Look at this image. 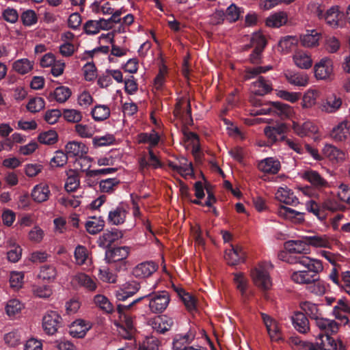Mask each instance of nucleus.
<instances>
[{"mask_svg": "<svg viewBox=\"0 0 350 350\" xmlns=\"http://www.w3.org/2000/svg\"><path fill=\"white\" fill-rule=\"evenodd\" d=\"M250 90L252 93L254 94V96L250 98V103L255 107H262L259 109L252 110V115L257 116L273 113L281 118H287L291 115L292 109L288 105L280 102H269L262 104V100L256 97V96H264L272 91L273 85L270 80L259 76L257 80L252 83Z\"/></svg>", "mask_w": 350, "mask_h": 350, "instance_id": "f257e3e1", "label": "nucleus"}, {"mask_svg": "<svg viewBox=\"0 0 350 350\" xmlns=\"http://www.w3.org/2000/svg\"><path fill=\"white\" fill-rule=\"evenodd\" d=\"M273 265L270 262H259L251 270V276L254 284L263 291H267L272 286L270 271Z\"/></svg>", "mask_w": 350, "mask_h": 350, "instance_id": "f03ea898", "label": "nucleus"}, {"mask_svg": "<svg viewBox=\"0 0 350 350\" xmlns=\"http://www.w3.org/2000/svg\"><path fill=\"white\" fill-rule=\"evenodd\" d=\"M250 45H245V49L254 47L252 52L250 54L248 60L254 64L261 63L262 53L267 44L265 37L260 32L254 33L250 38Z\"/></svg>", "mask_w": 350, "mask_h": 350, "instance_id": "7ed1b4c3", "label": "nucleus"}, {"mask_svg": "<svg viewBox=\"0 0 350 350\" xmlns=\"http://www.w3.org/2000/svg\"><path fill=\"white\" fill-rule=\"evenodd\" d=\"M287 262L290 264H299L306 268V271L310 273H319L323 271V267L319 260L310 258L305 255L290 256Z\"/></svg>", "mask_w": 350, "mask_h": 350, "instance_id": "20e7f679", "label": "nucleus"}, {"mask_svg": "<svg viewBox=\"0 0 350 350\" xmlns=\"http://www.w3.org/2000/svg\"><path fill=\"white\" fill-rule=\"evenodd\" d=\"M149 308L154 313H161L163 312L169 305L170 298L169 293L165 291H159L154 295L149 296Z\"/></svg>", "mask_w": 350, "mask_h": 350, "instance_id": "39448f33", "label": "nucleus"}, {"mask_svg": "<svg viewBox=\"0 0 350 350\" xmlns=\"http://www.w3.org/2000/svg\"><path fill=\"white\" fill-rule=\"evenodd\" d=\"M62 318L57 312H47L42 318V327L49 335H53L61 325Z\"/></svg>", "mask_w": 350, "mask_h": 350, "instance_id": "423d86ee", "label": "nucleus"}, {"mask_svg": "<svg viewBox=\"0 0 350 350\" xmlns=\"http://www.w3.org/2000/svg\"><path fill=\"white\" fill-rule=\"evenodd\" d=\"M174 324V319L167 315L157 316L150 318L148 321V325H150L153 330L160 334H164L169 331Z\"/></svg>", "mask_w": 350, "mask_h": 350, "instance_id": "0eeeda50", "label": "nucleus"}, {"mask_svg": "<svg viewBox=\"0 0 350 350\" xmlns=\"http://www.w3.org/2000/svg\"><path fill=\"white\" fill-rule=\"evenodd\" d=\"M287 126L284 123L278 124L274 126H267L264 129V133L267 137L269 145L284 141Z\"/></svg>", "mask_w": 350, "mask_h": 350, "instance_id": "6e6552de", "label": "nucleus"}, {"mask_svg": "<svg viewBox=\"0 0 350 350\" xmlns=\"http://www.w3.org/2000/svg\"><path fill=\"white\" fill-rule=\"evenodd\" d=\"M260 315L271 340L283 341L284 339L278 323L265 313L262 312Z\"/></svg>", "mask_w": 350, "mask_h": 350, "instance_id": "1a4fd4ad", "label": "nucleus"}, {"mask_svg": "<svg viewBox=\"0 0 350 350\" xmlns=\"http://www.w3.org/2000/svg\"><path fill=\"white\" fill-rule=\"evenodd\" d=\"M129 212V206L123 202H120L116 207L109 211L107 221L111 225L118 226L122 224Z\"/></svg>", "mask_w": 350, "mask_h": 350, "instance_id": "9d476101", "label": "nucleus"}, {"mask_svg": "<svg viewBox=\"0 0 350 350\" xmlns=\"http://www.w3.org/2000/svg\"><path fill=\"white\" fill-rule=\"evenodd\" d=\"M306 209L308 212L313 213L320 221H323L327 217V210L334 211L336 208L332 202H325L321 205L314 200H310L306 203Z\"/></svg>", "mask_w": 350, "mask_h": 350, "instance_id": "9b49d317", "label": "nucleus"}, {"mask_svg": "<svg viewBox=\"0 0 350 350\" xmlns=\"http://www.w3.org/2000/svg\"><path fill=\"white\" fill-rule=\"evenodd\" d=\"M158 269L153 261H144L137 265L132 270V275L138 279H144L152 275Z\"/></svg>", "mask_w": 350, "mask_h": 350, "instance_id": "f8f14e48", "label": "nucleus"}, {"mask_svg": "<svg viewBox=\"0 0 350 350\" xmlns=\"http://www.w3.org/2000/svg\"><path fill=\"white\" fill-rule=\"evenodd\" d=\"M140 288V284L135 280H131L125 282L122 287L116 291L115 296L119 301H125L127 298L133 296Z\"/></svg>", "mask_w": 350, "mask_h": 350, "instance_id": "ddd939ff", "label": "nucleus"}, {"mask_svg": "<svg viewBox=\"0 0 350 350\" xmlns=\"http://www.w3.org/2000/svg\"><path fill=\"white\" fill-rule=\"evenodd\" d=\"M71 282L73 286L83 287L89 291H94L97 288L96 280L84 273H79L74 275Z\"/></svg>", "mask_w": 350, "mask_h": 350, "instance_id": "4468645a", "label": "nucleus"}, {"mask_svg": "<svg viewBox=\"0 0 350 350\" xmlns=\"http://www.w3.org/2000/svg\"><path fill=\"white\" fill-rule=\"evenodd\" d=\"M285 249L291 254H298L299 255L308 253L309 247L306 241V236L300 240H289L284 243Z\"/></svg>", "mask_w": 350, "mask_h": 350, "instance_id": "2eb2a0df", "label": "nucleus"}, {"mask_svg": "<svg viewBox=\"0 0 350 350\" xmlns=\"http://www.w3.org/2000/svg\"><path fill=\"white\" fill-rule=\"evenodd\" d=\"M332 71V60L327 58L322 59L314 66V75L319 79H326L329 78Z\"/></svg>", "mask_w": 350, "mask_h": 350, "instance_id": "dca6fc26", "label": "nucleus"}, {"mask_svg": "<svg viewBox=\"0 0 350 350\" xmlns=\"http://www.w3.org/2000/svg\"><path fill=\"white\" fill-rule=\"evenodd\" d=\"M169 166L175 172L184 177L191 176L193 174L192 163L187 158L183 157L178 161V164L173 162L169 163Z\"/></svg>", "mask_w": 350, "mask_h": 350, "instance_id": "f3484780", "label": "nucleus"}, {"mask_svg": "<svg viewBox=\"0 0 350 350\" xmlns=\"http://www.w3.org/2000/svg\"><path fill=\"white\" fill-rule=\"evenodd\" d=\"M122 232L116 228L106 230L98 239V245L102 247H107L122 237Z\"/></svg>", "mask_w": 350, "mask_h": 350, "instance_id": "a211bd4d", "label": "nucleus"}, {"mask_svg": "<svg viewBox=\"0 0 350 350\" xmlns=\"http://www.w3.org/2000/svg\"><path fill=\"white\" fill-rule=\"evenodd\" d=\"M172 287L175 292L178 294L179 297L182 299L187 310L190 312H193L196 310V299L191 294L185 292V291L181 287L174 284Z\"/></svg>", "mask_w": 350, "mask_h": 350, "instance_id": "6ab92c4d", "label": "nucleus"}, {"mask_svg": "<svg viewBox=\"0 0 350 350\" xmlns=\"http://www.w3.org/2000/svg\"><path fill=\"white\" fill-rule=\"evenodd\" d=\"M291 320L295 329L299 333L306 334L309 331V321L304 312H295Z\"/></svg>", "mask_w": 350, "mask_h": 350, "instance_id": "aec40b11", "label": "nucleus"}, {"mask_svg": "<svg viewBox=\"0 0 350 350\" xmlns=\"http://www.w3.org/2000/svg\"><path fill=\"white\" fill-rule=\"evenodd\" d=\"M129 248L128 247H118L105 253V259L108 263L121 261L129 255Z\"/></svg>", "mask_w": 350, "mask_h": 350, "instance_id": "412c9836", "label": "nucleus"}, {"mask_svg": "<svg viewBox=\"0 0 350 350\" xmlns=\"http://www.w3.org/2000/svg\"><path fill=\"white\" fill-rule=\"evenodd\" d=\"M275 198L281 202L291 206H296L299 204L298 198L295 196L294 193L288 188H278Z\"/></svg>", "mask_w": 350, "mask_h": 350, "instance_id": "4be33fe9", "label": "nucleus"}, {"mask_svg": "<svg viewBox=\"0 0 350 350\" xmlns=\"http://www.w3.org/2000/svg\"><path fill=\"white\" fill-rule=\"evenodd\" d=\"M65 150L68 157H81L88 151V147L83 143L76 141L68 142Z\"/></svg>", "mask_w": 350, "mask_h": 350, "instance_id": "5701e85b", "label": "nucleus"}, {"mask_svg": "<svg viewBox=\"0 0 350 350\" xmlns=\"http://www.w3.org/2000/svg\"><path fill=\"white\" fill-rule=\"evenodd\" d=\"M51 195V191L49 186L44 183L34 186L31 191V197L36 202H43L46 201Z\"/></svg>", "mask_w": 350, "mask_h": 350, "instance_id": "b1692460", "label": "nucleus"}, {"mask_svg": "<svg viewBox=\"0 0 350 350\" xmlns=\"http://www.w3.org/2000/svg\"><path fill=\"white\" fill-rule=\"evenodd\" d=\"M304 178L316 188L321 189L328 186L327 181L317 171L312 170L305 171Z\"/></svg>", "mask_w": 350, "mask_h": 350, "instance_id": "393cba45", "label": "nucleus"}, {"mask_svg": "<svg viewBox=\"0 0 350 350\" xmlns=\"http://www.w3.org/2000/svg\"><path fill=\"white\" fill-rule=\"evenodd\" d=\"M258 167L265 173L275 174L280 169V163L273 157H269L259 162Z\"/></svg>", "mask_w": 350, "mask_h": 350, "instance_id": "a878e982", "label": "nucleus"}, {"mask_svg": "<svg viewBox=\"0 0 350 350\" xmlns=\"http://www.w3.org/2000/svg\"><path fill=\"white\" fill-rule=\"evenodd\" d=\"M293 129L294 132L301 137L315 133L318 130L317 126L310 121L304 122L301 124L293 122Z\"/></svg>", "mask_w": 350, "mask_h": 350, "instance_id": "bb28decb", "label": "nucleus"}, {"mask_svg": "<svg viewBox=\"0 0 350 350\" xmlns=\"http://www.w3.org/2000/svg\"><path fill=\"white\" fill-rule=\"evenodd\" d=\"M317 326L322 331L325 332V334H336L339 328V324L334 320L319 317L316 320Z\"/></svg>", "mask_w": 350, "mask_h": 350, "instance_id": "cd10ccee", "label": "nucleus"}, {"mask_svg": "<svg viewBox=\"0 0 350 350\" xmlns=\"http://www.w3.org/2000/svg\"><path fill=\"white\" fill-rule=\"evenodd\" d=\"M291 279L297 284H306L308 286L313 281L319 279V275L310 273L305 270L295 271L291 275Z\"/></svg>", "mask_w": 350, "mask_h": 350, "instance_id": "c85d7f7f", "label": "nucleus"}, {"mask_svg": "<svg viewBox=\"0 0 350 350\" xmlns=\"http://www.w3.org/2000/svg\"><path fill=\"white\" fill-rule=\"evenodd\" d=\"M278 214L286 219H290L298 223H301L304 220V213L284 206H280L278 208Z\"/></svg>", "mask_w": 350, "mask_h": 350, "instance_id": "c756f323", "label": "nucleus"}, {"mask_svg": "<svg viewBox=\"0 0 350 350\" xmlns=\"http://www.w3.org/2000/svg\"><path fill=\"white\" fill-rule=\"evenodd\" d=\"M306 241L310 245L315 247H331L332 243L329 237L325 234H316L312 236H306Z\"/></svg>", "mask_w": 350, "mask_h": 350, "instance_id": "7c9ffc66", "label": "nucleus"}, {"mask_svg": "<svg viewBox=\"0 0 350 350\" xmlns=\"http://www.w3.org/2000/svg\"><path fill=\"white\" fill-rule=\"evenodd\" d=\"M287 20L288 16L285 12H278L267 18L265 23L269 27L278 28L285 25Z\"/></svg>", "mask_w": 350, "mask_h": 350, "instance_id": "2f4dec72", "label": "nucleus"}, {"mask_svg": "<svg viewBox=\"0 0 350 350\" xmlns=\"http://www.w3.org/2000/svg\"><path fill=\"white\" fill-rule=\"evenodd\" d=\"M288 82L292 85L305 87L308 83V77L304 72H288L285 75Z\"/></svg>", "mask_w": 350, "mask_h": 350, "instance_id": "473e14b6", "label": "nucleus"}, {"mask_svg": "<svg viewBox=\"0 0 350 350\" xmlns=\"http://www.w3.org/2000/svg\"><path fill=\"white\" fill-rule=\"evenodd\" d=\"M349 135V129L347 122H342L334 127L331 133V137L337 142L345 141Z\"/></svg>", "mask_w": 350, "mask_h": 350, "instance_id": "72a5a7b5", "label": "nucleus"}, {"mask_svg": "<svg viewBox=\"0 0 350 350\" xmlns=\"http://www.w3.org/2000/svg\"><path fill=\"white\" fill-rule=\"evenodd\" d=\"M174 116L178 118H189L191 116L190 103L187 99H180L174 111Z\"/></svg>", "mask_w": 350, "mask_h": 350, "instance_id": "f704fd0d", "label": "nucleus"}, {"mask_svg": "<svg viewBox=\"0 0 350 350\" xmlns=\"http://www.w3.org/2000/svg\"><path fill=\"white\" fill-rule=\"evenodd\" d=\"M93 302L94 305L101 310L103 312L110 314L113 312V306L109 299L102 294H97L94 297Z\"/></svg>", "mask_w": 350, "mask_h": 350, "instance_id": "c9c22d12", "label": "nucleus"}, {"mask_svg": "<svg viewBox=\"0 0 350 350\" xmlns=\"http://www.w3.org/2000/svg\"><path fill=\"white\" fill-rule=\"evenodd\" d=\"M90 113L95 121L102 122L110 116L111 111L106 105H97L91 110Z\"/></svg>", "mask_w": 350, "mask_h": 350, "instance_id": "e433bc0d", "label": "nucleus"}, {"mask_svg": "<svg viewBox=\"0 0 350 350\" xmlns=\"http://www.w3.org/2000/svg\"><path fill=\"white\" fill-rule=\"evenodd\" d=\"M194 335L192 333L177 334L174 338L172 348L174 350H183L186 345L192 342Z\"/></svg>", "mask_w": 350, "mask_h": 350, "instance_id": "4c0bfd02", "label": "nucleus"}, {"mask_svg": "<svg viewBox=\"0 0 350 350\" xmlns=\"http://www.w3.org/2000/svg\"><path fill=\"white\" fill-rule=\"evenodd\" d=\"M67 178L65 183V189L68 192L75 191L80 185L79 174L77 171L69 170L66 172Z\"/></svg>", "mask_w": 350, "mask_h": 350, "instance_id": "58836bf2", "label": "nucleus"}, {"mask_svg": "<svg viewBox=\"0 0 350 350\" xmlns=\"http://www.w3.org/2000/svg\"><path fill=\"white\" fill-rule=\"evenodd\" d=\"M85 226L90 234H96L103 230L105 221L100 217H92L85 222Z\"/></svg>", "mask_w": 350, "mask_h": 350, "instance_id": "ea45409f", "label": "nucleus"}, {"mask_svg": "<svg viewBox=\"0 0 350 350\" xmlns=\"http://www.w3.org/2000/svg\"><path fill=\"white\" fill-rule=\"evenodd\" d=\"M74 255H75V262L77 265H88L91 263V259L89 257V251L83 245H79L77 246L75 250Z\"/></svg>", "mask_w": 350, "mask_h": 350, "instance_id": "a19ab883", "label": "nucleus"}, {"mask_svg": "<svg viewBox=\"0 0 350 350\" xmlns=\"http://www.w3.org/2000/svg\"><path fill=\"white\" fill-rule=\"evenodd\" d=\"M33 67V62L27 58L16 60L12 64L14 71L21 75H25L30 72Z\"/></svg>", "mask_w": 350, "mask_h": 350, "instance_id": "79ce46f5", "label": "nucleus"}, {"mask_svg": "<svg viewBox=\"0 0 350 350\" xmlns=\"http://www.w3.org/2000/svg\"><path fill=\"white\" fill-rule=\"evenodd\" d=\"M71 90L66 86H59L50 94V97L55 100L57 103H65L71 96Z\"/></svg>", "mask_w": 350, "mask_h": 350, "instance_id": "37998d69", "label": "nucleus"}, {"mask_svg": "<svg viewBox=\"0 0 350 350\" xmlns=\"http://www.w3.org/2000/svg\"><path fill=\"white\" fill-rule=\"evenodd\" d=\"M320 34L316 30H312L310 33L300 36V42L305 47H314L319 44Z\"/></svg>", "mask_w": 350, "mask_h": 350, "instance_id": "c03bdc74", "label": "nucleus"}, {"mask_svg": "<svg viewBox=\"0 0 350 350\" xmlns=\"http://www.w3.org/2000/svg\"><path fill=\"white\" fill-rule=\"evenodd\" d=\"M323 153L329 160L332 161H340L345 158V153L342 151L330 144L325 145L323 149Z\"/></svg>", "mask_w": 350, "mask_h": 350, "instance_id": "a18cd8bd", "label": "nucleus"}, {"mask_svg": "<svg viewBox=\"0 0 350 350\" xmlns=\"http://www.w3.org/2000/svg\"><path fill=\"white\" fill-rule=\"evenodd\" d=\"M293 60L296 66L301 69H308L312 64L310 57L302 51L297 52L293 56Z\"/></svg>", "mask_w": 350, "mask_h": 350, "instance_id": "49530a36", "label": "nucleus"}, {"mask_svg": "<svg viewBox=\"0 0 350 350\" xmlns=\"http://www.w3.org/2000/svg\"><path fill=\"white\" fill-rule=\"evenodd\" d=\"M90 328L89 324L86 323L83 320L76 321L72 325L70 334L72 336L76 338H83L88 330Z\"/></svg>", "mask_w": 350, "mask_h": 350, "instance_id": "de8ad7c7", "label": "nucleus"}, {"mask_svg": "<svg viewBox=\"0 0 350 350\" xmlns=\"http://www.w3.org/2000/svg\"><path fill=\"white\" fill-rule=\"evenodd\" d=\"M341 105L340 98L333 94L327 98L325 103L323 105V109L328 113H333L338 110Z\"/></svg>", "mask_w": 350, "mask_h": 350, "instance_id": "09e8293b", "label": "nucleus"}, {"mask_svg": "<svg viewBox=\"0 0 350 350\" xmlns=\"http://www.w3.org/2000/svg\"><path fill=\"white\" fill-rule=\"evenodd\" d=\"M23 308L24 304L20 300L12 299L5 305V312L9 317H12L21 312Z\"/></svg>", "mask_w": 350, "mask_h": 350, "instance_id": "8fccbe9b", "label": "nucleus"}, {"mask_svg": "<svg viewBox=\"0 0 350 350\" xmlns=\"http://www.w3.org/2000/svg\"><path fill=\"white\" fill-rule=\"evenodd\" d=\"M57 276V270L53 265H44L40 267L38 278L44 280L51 281Z\"/></svg>", "mask_w": 350, "mask_h": 350, "instance_id": "3c124183", "label": "nucleus"}, {"mask_svg": "<svg viewBox=\"0 0 350 350\" xmlns=\"http://www.w3.org/2000/svg\"><path fill=\"white\" fill-rule=\"evenodd\" d=\"M139 142L146 143L150 145L149 148L155 146L159 142V135L158 133L152 131L150 133H141L138 136Z\"/></svg>", "mask_w": 350, "mask_h": 350, "instance_id": "603ef678", "label": "nucleus"}, {"mask_svg": "<svg viewBox=\"0 0 350 350\" xmlns=\"http://www.w3.org/2000/svg\"><path fill=\"white\" fill-rule=\"evenodd\" d=\"M297 39L291 36H287L282 38L278 43V50L284 53H288L292 48L297 44Z\"/></svg>", "mask_w": 350, "mask_h": 350, "instance_id": "864d4df0", "label": "nucleus"}, {"mask_svg": "<svg viewBox=\"0 0 350 350\" xmlns=\"http://www.w3.org/2000/svg\"><path fill=\"white\" fill-rule=\"evenodd\" d=\"M120 183V180L116 178L101 180L99 183L100 190L103 193H112Z\"/></svg>", "mask_w": 350, "mask_h": 350, "instance_id": "5fc2aeb1", "label": "nucleus"}, {"mask_svg": "<svg viewBox=\"0 0 350 350\" xmlns=\"http://www.w3.org/2000/svg\"><path fill=\"white\" fill-rule=\"evenodd\" d=\"M160 342L157 338L150 336L145 338L139 345V350H159Z\"/></svg>", "mask_w": 350, "mask_h": 350, "instance_id": "6e6d98bb", "label": "nucleus"}, {"mask_svg": "<svg viewBox=\"0 0 350 350\" xmlns=\"http://www.w3.org/2000/svg\"><path fill=\"white\" fill-rule=\"evenodd\" d=\"M301 310L310 317L311 319L316 320L319 317V308L317 305L309 301L302 302L300 305Z\"/></svg>", "mask_w": 350, "mask_h": 350, "instance_id": "4d7b16f0", "label": "nucleus"}, {"mask_svg": "<svg viewBox=\"0 0 350 350\" xmlns=\"http://www.w3.org/2000/svg\"><path fill=\"white\" fill-rule=\"evenodd\" d=\"M45 102L41 97H33L27 104V109L31 113H37L44 108Z\"/></svg>", "mask_w": 350, "mask_h": 350, "instance_id": "13d9d810", "label": "nucleus"}, {"mask_svg": "<svg viewBox=\"0 0 350 350\" xmlns=\"http://www.w3.org/2000/svg\"><path fill=\"white\" fill-rule=\"evenodd\" d=\"M64 118L69 122L78 123L82 120V113L75 109H64L62 113Z\"/></svg>", "mask_w": 350, "mask_h": 350, "instance_id": "bf43d9fd", "label": "nucleus"}, {"mask_svg": "<svg viewBox=\"0 0 350 350\" xmlns=\"http://www.w3.org/2000/svg\"><path fill=\"white\" fill-rule=\"evenodd\" d=\"M332 334L319 335V338L321 340L320 345L323 347V350H336L337 343L335 340L331 337Z\"/></svg>", "mask_w": 350, "mask_h": 350, "instance_id": "052dcab7", "label": "nucleus"}, {"mask_svg": "<svg viewBox=\"0 0 350 350\" xmlns=\"http://www.w3.org/2000/svg\"><path fill=\"white\" fill-rule=\"evenodd\" d=\"M224 258L227 263L232 267L239 263L240 257L238 251L232 245H230V249L226 250Z\"/></svg>", "mask_w": 350, "mask_h": 350, "instance_id": "680f3d73", "label": "nucleus"}, {"mask_svg": "<svg viewBox=\"0 0 350 350\" xmlns=\"http://www.w3.org/2000/svg\"><path fill=\"white\" fill-rule=\"evenodd\" d=\"M21 333L18 330L12 331L4 336V341L10 347H16L21 342Z\"/></svg>", "mask_w": 350, "mask_h": 350, "instance_id": "e2e57ef3", "label": "nucleus"}, {"mask_svg": "<svg viewBox=\"0 0 350 350\" xmlns=\"http://www.w3.org/2000/svg\"><path fill=\"white\" fill-rule=\"evenodd\" d=\"M307 290L316 295H322L326 291L325 283L319 278L307 286Z\"/></svg>", "mask_w": 350, "mask_h": 350, "instance_id": "0e129e2a", "label": "nucleus"}, {"mask_svg": "<svg viewBox=\"0 0 350 350\" xmlns=\"http://www.w3.org/2000/svg\"><path fill=\"white\" fill-rule=\"evenodd\" d=\"M326 23L332 27H336L338 25V10L337 7H332L325 14L324 18Z\"/></svg>", "mask_w": 350, "mask_h": 350, "instance_id": "69168bd1", "label": "nucleus"}, {"mask_svg": "<svg viewBox=\"0 0 350 350\" xmlns=\"http://www.w3.org/2000/svg\"><path fill=\"white\" fill-rule=\"evenodd\" d=\"M23 24L27 27L35 25L38 21V17L35 11L27 10L24 11L21 16Z\"/></svg>", "mask_w": 350, "mask_h": 350, "instance_id": "338daca9", "label": "nucleus"}, {"mask_svg": "<svg viewBox=\"0 0 350 350\" xmlns=\"http://www.w3.org/2000/svg\"><path fill=\"white\" fill-rule=\"evenodd\" d=\"M57 140V134L53 130H49L40 133L38 136V141L43 144H54Z\"/></svg>", "mask_w": 350, "mask_h": 350, "instance_id": "774afa93", "label": "nucleus"}]
</instances>
